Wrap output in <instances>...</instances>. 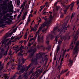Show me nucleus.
I'll list each match as a JSON object with an SVG mask.
<instances>
[{"mask_svg":"<svg viewBox=\"0 0 79 79\" xmlns=\"http://www.w3.org/2000/svg\"><path fill=\"white\" fill-rule=\"evenodd\" d=\"M8 5L7 4H1L0 5V26H2L3 23H4V21L7 20V18L6 16H3L2 19H1L3 15L8 12H10L9 9H8Z\"/></svg>","mask_w":79,"mask_h":79,"instance_id":"1","label":"nucleus"},{"mask_svg":"<svg viewBox=\"0 0 79 79\" xmlns=\"http://www.w3.org/2000/svg\"><path fill=\"white\" fill-rule=\"evenodd\" d=\"M52 16H50L47 21H46V22H44V23L40 27L38 31L36 33L35 35L34 38H32L30 40V41H32V40H35V39H36V38L37 36L38 35V40H40V41L41 42H43V39H44L43 37L44 36H43L40 39V37L39 36V33L40 32V31L41 29H42V28L46 26H48L50 24V23L52 22Z\"/></svg>","mask_w":79,"mask_h":79,"instance_id":"2","label":"nucleus"},{"mask_svg":"<svg viewBox=\"0 0 79 79\" xmlns=\"http://www.w3.org/2000/svg\"><path fill=\"white\" fill-rule=\"evenodd\" d=\"M37 59H35L34 60V58H33L32 60H31V61L32 62V63H31V64L29 65L27 67H25V68H23V67H22V65H19H19L18 67H17V69L18 70V71L20 70L19 71V72L18 73V72L16 74H22V73H23L24 72V71H27V69L31 67V66H32V63H34L35 62H36L37 61Z\"/></svg>","mask_w":79,"mask_h":79,"instance_id":"3","label":"nucleus"},{"mask_svg":"<svg viewBox=\"0 0 79 79\" xmlns=\"http://www.w3.org/2000/svg\"><path fill=\"white\" fill-rule=\"evenodd\" d=\"M79 41H77L76 43V45H75V47L74 48L73 51V55L75 56L74 57L73 59L72 60V61L74 60L76 61V59L75 58L77 56V53H78V52H79Z\"/></svg>","mask_w":79,"mask_h":79,"instance_id":"4","label":"nucleus"},{"mask_svg":"<svg viewBox=\"0 0 79 79\" xmlns=\"http://www.w3.org/2000/svg\"><path fill=\"white\" fill-rule=\"evenodd\" d=\"M57 27H56L55 28H54L52 31V34L51 35H50V33H49V35L48 36H47L46 37V44L48 45L49 44V39H51L52 40L53 38L55 36H53V34H55V32H56V29H57Z\"/></svg>","mask_w":79,"mask_h":79,"instance_id":"5","label":"nucleus"},{"mask_svg":"<svg viewBox=\"0 0 79 79\" xmlns=\"http://www.w3.org/2000/svg\"><path fill=\"white\" fill-rule=\"evenodd\" d=\"M61 4L64 7H65V10H64V11L65 13V14H66L67 10H68V9L70 6H71V8H73V6H74V2H73L72 3H71L70 5H69V6H64L63 5V2H61Z\"/></svg>","mask_w":79,"mask_h":79,"instance_id":"6","label":"nucleus"},{"mask_svg":"<svg viewBox=\"0 0 79 79\" xmlns=\"http://www.w3.org/2000/svg\"><path fill=\"white\" fill-rule=\"evenodd\" d=\"M59 36V35L57 36L56 37L55 39V40L56 42H58V44L59 45L61 44V42H62V41H63V39H65V40H66V37H67V36H66L65 37H64V38L63 37H61V35H60V40H57V39L58 38V37Z\"/></svg>","mask_w":79,"mask_h":79,"instance_id":"7","label":"nucleus"},{"mask_svg":"<svg viewBox=\"0 0 79 79\" xmlns=\"http://www.w3.org/2000/svg\"><path fill=\"white\" fill-rule=\"evenodd\" d=\"M10 40V39H7L5 40H3L2 41V44H5V45H10L11 44V41L10 40L8 42V43H7L6 44V42H7V41L8 40Z\"/></svg>","mask_w":79,"mask_h":79,"instance_id":"8","label":"nucleus"},{"mask_svg":"<svg viewBox=\"0 0 79 79\" xmlns=\"http://www.w3.org/2000/svg\"><path fill=\"white\" fill-rule=\"evenodd\" d=\"M32 73V71L30 72L29 73L28 72L24 73L23 74V76L24 77H25L24 79H27V78H28V76H29V75L31 74V73Z\"/></svg>","mask_w":79,"mask_h":79,"instance_id":"9","label":"nucleus"},{"mask_svg":"<svg viewBox=\"0 0 79 79\" xmlns=\"http://www.w3.org/2000/svg\"><path fill=\"white\" fill-rule=\"evenodd\" d=\"M60 28H59L58 31V32H60V33H61L62 32H63V31L64 30H66V29H67V28L68 27V26L66 27L65 26H64V27L63 28V26L60 27Z\"/></svg>","mask_w":79,"mask_h":79,"instance_id":"10","label":"nucleus"},{"mask_svg":"<svg viewBox=\"0 0 79 79\" xmlns=\"http://www.w3.org/2000/svg\"><path fill=\"white\" fill-rule=\"evenodd\" d=\"M37 25H35L34 28L32 27L31 26H30V29H31V31H35L38 27V26H37Z\"/></svg>","mask_w":79,"mask_h":79,"instance_id":"11","label":"nucleus"},{"mask_svg":"<svg viewBox=\"0 0 79 79\" xmlns=\"http://www.w3.org/2000/svg\"><path fill=\"white\" fill-rule=\"evenodd\" d=\"M77 35H79V29H78L77 31V32L76 34L75 35L74 38L75 39V40L76 41L77 39Z\"/></svg>","mask_w":79,"mask_h":79,"instance_id":"12","label":"nucleus"},{"mask_svg":"<svg viewBox=\"0 0 79 79\" xmlns=\"http://www.w3.org/2000/svg\"><path fill=\"white\" fill-rule=\"evenodd\" d=\"M69 63L68 64V66H69V67H71L72 65H73V61L71 60V59H70L69 60Z\"/></svg>","mask_w":79,"mask_h":79,"instance_id":"13","label":"nucleus"},{"mask_svg":"<svg viewBox=\"0 0 79 79\" xmlns=\"http://www.w3.org/2000/svg\"><path fill=\"white\" fill-rule=\"evenodd\" d=\"M27 11H26L22 18L23 20H24L25 19H26V17L27 16Z\"/></svg>","mask_w":79,"mask_h":79,"instance_id":"14","label":"nucleus"},{"mask_svg":"<svg viewBox=\"0 0 79 79\" xmlns=\"http://www.w3.org/2000/svg\"><path fill=\"white\" fill-rule=\"evenodd\" d=\"M61 52H62L63 53V56H64V54L66 53V49L63 48L61 50Z\"/></svg>","mask_w":79,"mask_h":79,"instance_id":"15","label":"nucleus"},{"mask_svg":"<svg viewBox=\"0 0 79 79\" xmlns=\"http://www.w3.org/2000/svg\"><path fill=\"white\" fill-rule=\"evenodd\" d=\"M17 28H18V27H16L15 29H14L13 30L12 32H11V33H9V35H11V34H13V32L14 33L15 32H16V30H17Z\"/></svg>","mask_w":79,"mask_h":79,"instance_id":"16","label":"nucleus"},{"mask_svg":"<svg viewBox=\"0 0 79 79\" xmlns=\"http://www.w3.org/2000/svg\"><path fill=\"white\" fill-rule=\"evenodd\" d=\"M31 22V19L30 18H28L27 22V23L26 24V25L27 26L28 24Z\"/></svg>","mask_w":79,"mask_h":79,"instance_id":"17","label":"nucleus"},{"mask_svg":"<svg viewBox=\"0 0 79 79\" xmlns=\"http://www.w3.org/2000/svg\"><path fill=\"white\" fill-rule=\"evenodd\" d=\"M8 76V75L6 74H4L3 75V77H4V78H5V79H7Z\"/></svg>","mask_w":79,"mask_h":79,"instance_id":"18","label":"nucleus"},{"mask_svg":"<svg viewBox=\"0 0 79 79\" xmlns=\"http://www.w3.org/2000/svg\"><path fill=\"white\" fill-rule=\"evenodd\" d=\"M60 46L58 45L57 46V48L56 49L57 53H58V51H60Z\"/></svg>","mask_w":79,"mask_h":79,"instance_id":"19","label":"nucleus"},{"mask_svg":"<svg viewBox=\"0 0 79 79\" xmlns=\"http://www.w3.org/2000/svg\"><path fill=\"white\" fill-rule=\"evenodd\" d=\"M73 42H72L70 44V48H71V49H73V47H74V46L73 45Z\"/></svg>","mask_w":79,"mask_h":79,"instance_id":"20","label":"nucleus"},{"mask_svg":"<svg viewBox=\"0 0 79 79\" xmlns=\"http://www.w3.org/2000/svg\"><path fill=\"white\" fill-rule=\"evenodd\" d=\"M20 38H21L20 37H18L17 38H16L15 39V40H14L13 41V42H16V41L17 39L18 40H19L20 39Z\"/></svg>","mask_w":79,"mask_h":79,"instance_id":"21","label":"nucleus"},{"mask_svg":"<svg viewBox=\"0 0 79 79\" xmlns=\"http://www.w3.org/2000/svg\"><path fill=\"white\" fill-rule=\"evenodd\" d=\"M9 5L10 6H12V1H10Z\"/></svg>","mask_w":79,"mask_h":79,"instance_id":"22","label":"nucleus"},{"mask_svg":"<svg viewBox=\"0 0 79 79\" xmlns=\"http://www.w3.org/2000/svg\"><path fill=\"white\" fill-rule=\"evenodd\" d=\"M22 48H23V47H21L20 48V52L21 53H23V51L22 50Z\"/></svg>","mask_w":79,"mask_h":79,"instance_id":"23","label":"nucleus"},{"mask_svg":"<svg viewBox=\"0 0 79 79\" xmlns=\"http://www.w3.org/2000/svg\"><path fill=\"white\" fill-rule=\"evenodd\" d=\"M63 58H62L61 59V62L60 63V65H62V64H63Z\"/></svg>","mask_w":79,"mask_h":79,"instance_id":"24","label":"nucleus"},{"mask_svg":"<svg viewBox=\"0 0 79 79\" xmlns=\"http://www.w3.org/2000/svg\"><path fill=\"white\" fill-rule=\"evenodd\" d=\"M63 13H61V14H60V18H63Z\"/></svg>","mask_w":79,"mask_h":79,"instance_id":"25","label":"nucleus"},{"mask_svg":"<svg viewBox=\"0 0 79 79\" xmlns=\"http://www.w3.org/2000/svg\"><path fill=\"white\" fill-rule=\"evenodd\" d=\"M30 17H32V15L30 14L29 15L28 18H30Z\"/></svg>","mask_w":79,"mask_h":79,"instance_id":"26","label":"nucleus"},{"mask_svg":"<svg viewBox=\"0 0 79 79\" xmlns=\"http://www.w3.org/2000/svg\"><path fill=\"white\" fill-rule=\"evenodd\" d=\"M20 3V1H17V5H19Z\"/></svg>","mask_w":79,"mask_h":79,"instance_id":"27","label":"nucleus"},{"mask_svg":"<svg viewBox=\"0 0 79 79\" xmlns=\"http://www.w3.org/2000/svg\"><path fill=\"white\" fill-rule=\"evenodd\" d=\"M61 65H59L58 67V69H59V70H60V68H61Z\"/></svg>","mask_w":79,"mask_h":79,"instance_id":"28","label":"nucleus"},{"mask_svg":"<svg viewBox=\"0 0 79 79\" xmlns=\"http://www.w3.org/2000/svg\"><path fill=\"white\" fill-rule=\"evenodd\" d=\"M37 56H39V58H40V57H42V55H41L40 54H38Z\"/></svg>","mask_w":79,"mask_h":79,"instance_id":"29","label":"nucleus"},{"mask_svg":"<svg viewBox=\"0 0 79 79\" xmlns=\"http://www.w3.org/2000/svg\"><path fill=\"white\" fill-rule=\"evenodd\" d=\"M67 37L68 39H70V35H67Z\"/></svg>","mask_w":79,"mask_h":79,"instance_id":"30","label":"nucleus"},{"mask_svg":"<svg viewBox=\"0 0 79 79\" xmlns=\"http://www.w3.org/2000/svg\"><path fill=\"white\" fill-rule=\"evenodd\" d=\"M15 37H13V36H12V37H11L10 39L11 40H13V39H14V38H15Z\"/></svg>","mask_w":79,"mask_h":79,"instance_id":"31","label":"nucleus"},{"mask_svg":"<svg viewBox=\"0 0 79 79\" xmlns=\"http://www.w3.org/2000/svg\"><path fill=\"white\" fill-rule=\"evenodd\" d=\"M3 67H0V71H1V70H2V69H3ZM1 76V75H0V77Z\"/></svg>","mask_w":79,"mask_h":79,"instance_id":"32","label":"nucleus"},{"mask_svg":"<svg viewBox=\"0 0 79 79\" xmlns=\"http://www.w3.org/2000/svg\"><path fill=\"white\" fill-rule=\"evenodd\" d=\"M54 60H56V56H55L54 57Z\"/></svg>","mask_w":79,"mask_h":79,"instance_id":"33","label":"nucleus"},{"mask_svg":"<svg viewBox=\"0 0 79 79\" xmlns=\"http://www.w3.org/2000/svg\"><path fill=\"white\" fill-rule=\"evenodd\" d=\"M64 71L63 72V71H62L60 73V74H64Z\"/></svg>","mask_w":79,"mask_h":79,"instance_id":"34","label":"nucleus"},{"mask_svg":"<svg viewBox=\"0 0 79 79\" xmlns=\"http://www.w3.org/2000/svg\"><path fill=\"white\" fill-rule=\"evenodd\" d=\"M57 78L58 79H60V75H59L58 76H57Z\"/></svg>","mask_w":79,"mask_h":79,"instance_id":"35","label":"nucleus"},{"mask_svg":"<svg viewBox=\"0 0 79 79\" xmlns=\"http://www.w3.org/2000/svg\"><path fill=\"white\" fill-rule=\"evenodd\" d=\"M22 61L23 63H24V59H22Z\"/></svg>","mask_w":79,"mask_h":79,"instance_id":"36","label":"nucleus"},{"mask_svg":"<svg viewBox=\"0 0 79 79\" xmlns=\"http://www.w3.org/2000/svg\"><path fill=\"white\" fill-rule=\"evenodd\" d=\"M69 54H67V55L65 56V58L66 57V56H68V57H69Z\"/></svg>","mask_w":79,"mask_h":79,"instance_id":"37","label":"nucleus"},{"mask_svg":"<svg viewBox=\"0 0 79 79\" xmlns=\"http://www.w3.org/2000/svg\"><path fill=\"white\" fill-rule=\"evenodd\" d=\"M21 16V15H20V14H19L18 16V18H19Z\"/></svg>","mask_w":79,"mask_h":79,"instance_id":"38","label":"nucleus"},{"mask_svg":"<svg viewBox=\"0 0 79 79\" xmlns=\"http://www.w3.org/2000/svg\"><path fill=\"white\" fill-rule=\"evenodd\" d=\"M42 10V9L41 8L40 10H39V11L38 12V13H40V12H41Z\"/></svg>","mask_w":79,"mask_h":79,"instance_id":"39","label":"nucleus"},{"mask_svg":"<svg viewBox=\"0 0 79 79\" xmlns=\"http://www.w3.org/2000/svg\"><path fill=\"white\" fill-rule=\"evenodd\" d=\"M24 7H23L22 8V10L21 11L23 12V10H24Z\"/></svg>","mask_w":79,"mask_h":79,"instance_id":"40","label":"nucleus"},{"mask_svg":"<svg viewBox=\"0 0 79 79\" xmlns=\"http://www.w3.org/2000/svg\"><path fill=\"white\" fill-rule=\"evenodd\" d=\"M69 72L68 73H67L66 74V76H68V75H69Z\"/></svg>","mask_w":79,"mask_h":79,"instance_id":"41","label":"nucleus"},{"mask_svg":"<svg viewBox=\"0 0 79 79\" xmlns=\"http://www.w3.org/2000/svg\"><path fill=\"white\" fill-rule=\"evenodd\" d=\"M77 20H78L79 19V15H77Z\"/></svg>","mask_w":79,"mask_h":79,"instance_id":"42","label":"nucleus"},{"mask_svg":"<svg viewBox=\"0 0 79 79\" xmlns=\"http://www.w3.org/2000/svg\"><path fill=\"white\" fill-rule=\"evenodd\" d=\"M74 17V15H73V14H72V16H71V19L73 18Z\"/></svg>","mask_w":79,"mask_h":79,"instance_id":"43","label":"nucleus"},{"mask_svg":"<svg viewBox=\"0 0 79 79\" xmlns=\"http://www.w3.org/2000/svg\"><path fill=\"white\" fill-rule=\"evenodd\" d=\"M15 77V76L14 75L13 77V78H11L10 79H14Z\"/></svg>","mask_w":79,"mask_h":79,"instance_id":"44","label":"nucleus"},{"mask_svg":"<svg viewBox=\"0 0 79 79\" xmlns=\"http://www.w3.org/2000/svg\"><path fill=\"white\" fill-rule=\"evenodd\" d=\"M21 8H24V5H22Z\"/></svg>","mask_w":79,"mask_h":79,"instance_id":"45","label":"nucleus"},{"mask_svg":"<svg viewBox=\"0 0 79 79\" xmlns=\"http://www.w3.org/2000/svg\"><path fill=\"white\" fill-rule=\"evenodd\" d=\"M44 7H43V6H41L40 8H41V9H43Z\"/></svg>","mask_w":79,"mask_h":79,"instance_id":"46","label":"nucleus"},{"mask_svg":"<svg viewBox=\"0 0 79 79\" xmlns=\"http://www.w3.org/2000/svg\"><path fill=\"white\" fill-rule=\"evenodd\" d=\"M46 10H47V9H46V8H44V10H43V11H46Z\"/></svg>","mask_w":79,"mask_h":79,"instance_id":"47","label":"nucleus"},{"mask_svg":"<svg viewBox=\"0 0 79 79\" xmlns=\"http://www.w3.org/2000/svg\"><path fill=\"white\" fill-rule=\"evenodd\" d=\"M44 18L45 19V20H47V19H45V18H47V16H46L45 17H44Z\"/></svg>","mask_w":79,"mask_h":79,"instance_id":"48","label":"nucleus"},{"mask_svg":"<svg viewBox=\"0 0 79 79\" xmlns=\"http://www.w3.org/2000/svg\"><path fill=\"white\" fill-rule=\"evenodd\" d=\"M33 12V10H32L30 12V13H32Z\"/></svg>","mask_w":79,"mask_h":79,"instance_id":"49","label":"nucleus"},{"mask_svg":"<svg viewBox=\"0 0 79 79\" xmlns=\"http://www.w3.org/2000/svg\"><path fill=\"white\" fill-rule=\"evenodd\" d=\"M57 3H58V2H56V3L54 4V5H56V4H57Z\"/></svg>","mask_w":79,"mask_h":79,"instance_id":"50","label":"nucleus"},{"mask_svg":"<svg viewBox=\"0 0 79 79\" xmlns=\"http://www.w3.org/2000/svg\"><path fill=\"white\" fill-rule=\"evenodd\" d=\"M17 12H19V9H18L17 10Z\"/></svg>","mask_w":79,"mask_h":79,"instance_id":"51","label":"nucleus"},{"mask_svg":"<svg viewBox=\"0 0 79 79\" xmlns=\"http://www.w3.org/2000/svg\"><path fill=\"white\" fill-rule=\"evenodd\" d=\"M27 33H26L25 35V37H27Z\"/></svg>","mask_w":79,"mask_h":79,"instance_id":"52","label":"nucleus"},{"mask_svg":"<svg viewBox=\"0 0 79 79\" xmlns=\"http://www.w3.org/2000/svg\"><path fill=\"white\" fill-rule=\"evenodd\" d=\"M31 44H30L29 43L28 44V46H31Z\"/></svg>","mask_w":79,"mask_h":79,"instance_id":"53","label":"nucleus"},{"mask_svg":"<svg viewBox=\"0 0 79 79\" xmlns=\"http://www.w3.org/2000/svg\"><path fill=\"white\" fill-rule=\"evenodd\" d=\"M68 71V69H67L66 70H65L64 71V73H65V72H66V71Z\"/></svg>","mask_w":79,"mask_h":79,"instance_id":"54","label":"nucleus"},{"mask_svg":"<svg viewBox=\"0 0 79 79\" xmlns=\"http://www.w3.org/2000/svg\"><path fill=\"white\" fill-rule=\"evenodd\" d=\"M40 21H41V19H40V20H39L38 22L39 23H40Z\"/></svg>","mask_w":79,"mask_h":79,"instance_id":"55","label":"nucleus"},{"mask_svg":"<svg viewBox=\"0 0 79 79\" xmlns=\"http://www.w3.org/2000/svg\"><path fill=\"white\" fill-rule=\"evenodd\" d=\"M45 13H46V12H44L43 15H46V14H45Z\"/></svg>","mask_w":79,"mask_h":79,"instance_id":"56","label":"nucleus"},{"mask_svg":"<svg viewBox=\"0 0 79 79\" xmlns=\"http://www.w3.org/2000/svg\"><path fill=\"white\" fill-rule=\"evenodd\" d=\"M36 12H37V11H36L35 12H34L35 15V14H36Z\"/></svg>","mask_w":79,"mask_h":79,"instance_id":"57","label":"nucleus"},{"mask_svg":"<svg viewBox=\"0 0 79 79\" xmlns=\"http://www.w3.org/2000/svg\"><path fill=\"white\" fill-rule=\"evenodd\" d=\"M21 14H22V12H20L19 15H21Z\"/></svg>","mask_w":79,"mask_h":79,"instance_id":"58","label":"nucleus"},{"mask_svg":"<svg viewBox=\"0 0 79 79\" xmlns=\"http://www.w3.org/2000/svg\"><path fill=\"white\" fill-rule=\"evenodd\" d=\"M61 58V55L60 56V57L59 58V60H60V58Z\"/></svg>","mask_w":79,"mask_h":79,"instance_id":"59","label":"nucleus"},{"mask_svg":"<svg viewBox=\"0 0 79 79\" xmlns=\"http://www.w3.org/2000/svg\"><path fill=\"white\" fill-rule=\"evenodd\" d=\"M77 5L78 4H79V2H77Z\"/></svg>","mask_w":79,"mask_h":79,"instance_id":"60","label":"nucleus"},{"mask_svg":"<svg viewBox=\"0 0 79 79\" xmlns=\"http://www.w3.org/2000/svg\"><path fill=\"white\" fill-rule=\"evenodd\" d=\"M2 64V62H0V66H1V64Z\"/></svg>","mask_w":79,"mask_h":79,"instance_id":"61","label":"nucleus"},{"mask_svg":"<svg viewBox=\"0 0 79 79\" xmlns=\"http://www.w3.org/2000/svg\"><path fill=\"white\" fill-rule=\"evenodd\" d=\"M23 24V23L22 22L20 23V25H21V24Z\"/></svg>","mask_w":79,"mask_h":79,"instance_id":"62","label":"nucleus"},{"mask_svg":"<svg viewBox=\"0 0 79 79\" xmlns=\"http://www.w3.org/2000/svg\"><path fill=\"white\" fill-rule=\"evenodd\" d=\"M56 10H58V7H56Z\"/></svg>","mask_w":79,"mask_h":79,"instance_id":"63","label":"nucleus"},{"mask_svg":"<svg viewBox=\"0 0 79 79\" xmlns=\"http://www.w3.org/2000/svg\"><path fill=\"white\" fill-rule=\"evenodd\" d=\"M48 3V2H46V3H45V4H46V5H47Z\"/></svg>","mask_w":79,"mask_h":79,"instance_id":"64","label":"nucleus"}]
</instances>
